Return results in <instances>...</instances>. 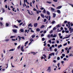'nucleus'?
<instances>
[{
    "instance_id": "nucleus-1",
    "label": "nucleus",
    "mask_w": 73,
    "mask_h": 73,
    "mask_svg": "<svg viewBox=\"0 0 73 73\" xmlns=\"http://www.w3.org/2000/svg\"><path fill=\"white\" fill-rule=\"evenodd\" d=\"M68 24V28H69V31H70V30L71 29H72V27L70 26V22H69L67 23Z\"/></svg>"
},
{
    "instance_id": "nucleus-2",
    "label": "nucleus",
    "mask_w": 73,
    "mask_h": 73,
    "mask_svg": "<svg viewBox=\"0 0 73 73\" xmlns=\"http://www.w3.org/2000/svg\"><path fill=\"white\" fill-rule=\"evenodd\" d=\"M51 69L50 67H48V69L47 70V72H50Z\"/></svg>"
},
{
    "instance_id": "nucleus-3",
    "label": "nucleus",
    "mask_w": 73,
    "mask_h": 73,
    "mask_svg": "<svg viewBox=\"0 0 73 73\" xmlns=\"http://www.w3.org/2000/svg\"><path fill=\"white\" fill-rule=\"evenodd\" d=\"M17 29H13V31L14 33H17Z\"/></svg>"
},
{
    "instance_id": "nucleus-4",
    "label": "nucleus",
    "mask_w": 73,
    "mask_h": 73,
    "mask_svg": "<svg viewBox=\"0 0 73 73\" xmlns=\"http://www.w3.org/2000/svg\"><path fill=\"white\" fill-rule=\"evenodd\" d=\"M49 56H54V52H52L50 54H49Z\"/></svg>"
},
{
    "instance_id": "nucleus-5",
    "label": "nucleus",
    "mask_w": 73,
    "mask_h": 73,
    "mask_svg": "<svg viewBox=\"0 0 73 73\" xmlns=\"http://www.w3.org/2000/svg\"><path fill=\"white\" fill-rule=\"evenodd\" d=\"M56 28H59V27H61L60 25V24H58V25H57L56 26Z\"/></svg>"
},
{
    "instance_id": "nucleus-6",
    "label": "nucleus",
    "mask_w": 73,
    "mask_h": 73,
    "mask_svg": "<svg viewBox=\"0 0 73 73\" xmlns=\"http://www.w3.org/2000/svg\"><path fill=\"white\" fill-rule=\"evenodd\" d=\"M51 9L52 12H54V11H55L54 9L52 7H51Z\"/></svg>"
},
{
    "instance_id": "nucleus-7",
    "label": "nucleus",
    "mask_w": 73,
    "mask_h": 73,
    "mask_svg": "<svg viewBox=\"0 0 73 73\" xmlns=\"http://www.w3.org/2000/svg\"><path fill=\"white\" fill-rule=\"evenodd\" d=\"M62 7V6H60L57 7L56 9H60V8H61Z\"/></svg>"
},
{
    "instance_id": "nucleus-8",
    "label": "nucleus",
    "mask_w": 73,
    "mask_h": 73,
    "mask_svg": "<svg viewBox=\"0 0 73 73\" xmlns=\"http://www.w3.org/2000/svg\"><path fill=\"white\" fill-rule=\"evenodd\" d=\"M21 50L22 52H24V48H23V46H22L21 47Z\"/></svg>"
},
{
    "instance_id": "nucleus-9",
    "label": "nucleus",
    "mask_w": 73,
    "mask_h": 73,
    "mask_svg": "<svg viewBox=\"0 0 73 73\" xmlns=\"http://www.w3.org/2000/svg\"><path fill=\"white\" fill-rule=\"evenodd\" d=\"M53 17L54 18L56 17V15L55 13H53Z\"/></svg>"
},
{
    "instance_id": "nucleus-10",
    "label": "nucleus",
    "mask_w": 73,
    "mask_h": 73,
    "mask_svg": "<svg viewBox=\"0 0 73 73\" xmlns=\"http://www.w3.org/2000/svg\"><path fill=\"white\" fill-rule=\"evenodd\" d=\"M34 26L35 27H36L37 26V23H35L34 24Z\"/></svg>"
},
{
    "instance_id": "nucleus-11",
    "label": "nucleus",
    "mask_w": 73,
    "mask_h": 73,
    "mask_svg": "<svg viewBox=\"0 0 73 73\" xmlns=\"http://www.w3.org/2000/svg\"><path fill=\"white\" fill-rule=\"evenodd\" d=\"M40 15L42 17V18H44V15L42 14H40Z\"/></svg>"
},
{
    "instance_id": "nucleus-12",
    "label": "nucleus",
    "mask_w": 73,
    "mask_h": 73,
    "mask_svg": "<svg viewBox=\"0 0 73 73\" xmlns=\"http://www.w3.org/2000/svg\"><path fill=\"white\" fill-rule=\"evenodd\" d=\"M57 12L59 14L61 13V11H60V10H57Z\"/></svg>"
},
{
    "instance_id": "nucleus-13",
    "label": "nucleus",
    "mask_w": 73,
    "mask_h": 73,
    "mask_svg": "<svg viewBox=\"0 0 73 73\" xmlns=\"http://www.w3.org/2000/svg\"><path fill=\"white\" fill-rule=\"evenodd\" d=\"M33 26L31 23L29 24L28 25V27H32Z\"/></svg>"
},
{
    "instance_id": "nucleus-14",
    "label": "nucleus",
    "mask_w": 73,
    "mask_h": 73,
    "mask_svg": "<svg viewBox=\"0 0 73 73\" xmlns=\"http://www.w3.org/2000/svg\"><path fill=\"white\" fill-rule=\"evenodd\" d=\"M56 21H53L51 23V24H56Z\"/></svg>"
},
{
    "instance_id": "nucleus-15",
    "label": "nucleus",
    "mask_w": 73,
    "mask_h": 73,
    "mask_svg": "<svg viewBox=\"0 0 73 73\" xmlns=\"http://www.w3.org/2000/svg\"><path fill=\"white\" fill-rule=\"evenodd\" d=\"M44 27H45V26L44 25H42L41 26L40 28L42 29V28H44Z\"/></svg>"
},
{
    "instance_id": "nucleus-16",
    "label": "nucleus",
    "mask_w": 73,
    "mask_h": 73,
    "mask_svg": "<svg viewBox=\"0 0 73 73\" xmlns=\"http://www.w3.org/2000/svg\"><path fill=\"white\" fill-rule=\"evenodd\" d=\"M31 37H32V38H35V35H33Z\"/></svg>"
},
{
    "instance_id": "nucleus-17",
    "label": "nucleus",
    "mask_w": 73,
    "mask_h": 73,
    "mask_svg": "<svg viewBox=\"0 0 73 73\" xmlns=\"http://www.w3.org/2000/svg\"><path fill=\"white\" fill-rule=\"evenodd\" d=\"M30 41L31 42H32L33 41H34V40H33V38H31L30 39Z\"/></svg>"
},
{
    "instance_id": "nucleus-18",
    "label": "nucleus",
    "mask_w": 73,
    "mask_h": 73,
    "mask_svg": "<svg viewBox=\"0 0 73 73\" xmlns=\"http://www.w3.org/2000/svg\"><path fill=\"white\" fill-rule=\"evenodd\" d=\"M60 47H62V45L60 44V45L58 46V48H60Z\"/></svg>"
},
{
    "instance_id": "nucleus-19",
    "label": "nucleus",
    "mask_w": 73,
    "mask_h": 73,
    "mask_svg": "<svg viewBox=\"0 0 73 73\" xmlns=\"http://www.w3.org/2000/svg\"><path fill=\"white\" fill-rule=\"evenodd\" d=\"M36 31L37 32H39V31H40V29L38 28L36 29Z\"/></svg>"
},
{
    "instance_id": "nucleus-20",
    "label": "nucleus",
    "mask_w": 73,
    "mask_h": 73,
    "mask_svg": "<svg viewBox=\"0 0 73 73\" xmlns=\"http://www.w3.org/2000/svg\"><path fill=\"white\" fill-rule=\"evenodd\" d=\"M70 33H72V32H73V29H71L70 30Z\"/></svg>"
},
{
    "instance_id": "nucleus-21",
    "label": "nucleus",
    "mask_w": 73,
    "mask_h": 73,
    "mask_svg": "<svg viewBox=\"0 0 73 73\" xmlns=\"http://www.w3.org/2000/svg\"><path fill=\"white\" fill-rule=\"evenodd\" d=\"M14 51V49H11L9 50V52H11V51Z\"/></svg>"
},
{
    "instance_id": "nucleus-22",
    "label": "nucleus",
    "mask_w": 73,
    "mask_h": 73,
    "mask_svg": "<svg viewBox=\"0 0 73 73\" xmlns=\"http://www.w3.org/2000/svg\"><path fill=\"white\" fill-rule=\"evenodd\" d=\"M20 31L21 32H24V30H23L22 29H21L20 30Z\"/></svg>"
},
{
    "instance_id": "nucleus-23",
    "label": "nucleus",
    "mask_w": 73,
    "mask_h": 73,
    "mask_svg": "<svg viewBox=\"0 0 73 73\" xmlns=\"http://www.w3.org/2000/svg\"><path fill=\"white\" fill-rule=\"evenodd\" d=\"M16 37V36H11L10 37L11 38H13L14 37Z\"/></svg>"
},
{
    "instance_id": "nucleus-24",
    "label": "nucleus",
    "mask_w": 73,
    "mask_h": 73,
    "mask_svg": "<svg viewBox=\"0 0 73 73\" xmlns=\"http://www.w3.org/2000/svg\"><path fill=\"white\" fill-rule=\"evenodd\" d=\"M9 41V39H7L5 40V41Z\"/></svg>"
},
{
    "instance_id": "nucleus-25",
    "label": "nucleus",
    "mask_w": 73,
    "mask_h": 73,
    "mask_svg": "<svg viewBox=\"0 0 73 73\" xmlns=\"http://www.w3.org/2000/svg\"><path fill=\"white\" fill-rule=\"evenodd\" d=\"M47 13L48 15H50V13L48 11H47Z\"/></svg>"
},
{
    "instance_id": "nucleus-26",
    "label": "nucleus",
    "mask_w": 73,
    "mask_h": 73,
    "mask_svg": "<svg viewBox=\"0 0 73 73\" xmlns=\"http://www.w3.org/2000/svg\"><path fill=\"white\" fill-rule=\"evenodd\" d=\"M17 21L18 22V23H20L21 22V20H17Z\"/></svg>"
},
{
    "instance_id": "nucleus-27",
    "label": "nucleus",
    "mask_w": 73,
    "mask_h": 73,
    "mask_svg": "<svg viewBox=\"0 0 73 73\" xmlns=\"http://www.w3.org/2000/svg\"><path fill=\"white\" fill-rule=\"evenodd\" d=\"M29 32V30H25V32H27V33H28Z\"/></svg>"
},
{
    "instance_id": "nucleus-28",
    "label": "nucleus",
    "mask_w": 73,
    "mask_h": 73,
    "mask_svg": "<svg viewBox=\"0 0 73 73\" xmlns=\"http://www.w3.org/2000/svg\"><path fill=\"white\" fill-rule=\"evenodd\" d=\"M43 12L44 13H46V10H45V9H44L43 10Z\"/></svg>"
},
{
    "instance_id": "nucleus-29",
    "label": "nucleus",
    "mask_w": 73,
    "mask_h": 73,
    "mask_svg": "<svg viewBox=\"0 0 73 73\" xmlns=\"http://www.w3.org/2000/svg\"><path fill=\"white\" fill-rule=\"evenodd\" d=\"M60 63H58L57 64V66H58V68H59L60 67Z\"/></svg>"
},
{
    "instance_id": "nucleus-30",
    "label": "nucleus",
    "mask_w": 73,
    "mask_h": 73,
    "mask_svg": "<svg viewBox=\"0 0 73 73\" xmlns=\"http://www.w3.org/2000/svg\"><path fill=\"white\" fill-rule=\"evenodd\" d=\"M56 34H54L53 35V38H54V37H56Z\"/></svg>"
},
{
    "instance_id": "nucleus-31",
    "label": "nucleus",
    "mask_w": 73,
    "mask_h": 73,
    "mask_svg": "<svg viewBox=\"0 0 73 73\" xmlns=\"http://www.w3.org/2000/svg\"><path fill=\"white\" fill-rule=\"evenodd\" d=\"M11 41H16V39L13 38H12L11 39Z\"/></svg>"
},
{
    "instance_id": "nucleus-32",
    "label": "nucleus",
    "mask_w": 73,
    "mask_h": 73,
    "mask_svg": "<svg viewBox=\"0 0 73 73\" xmlns=\"http://www.w3.org/2000/svg\"><path fill=\"white\" fill-rule=\"evenodd\" d=\"M65 32L67 33H68L69 32V31H65Z\"/></svg>"
},
{
    "instance_id": "nucleus-33",
    "label": "nucleus",
    "mask_w": 73,
    "mask_h": 73,
    "mask_svg": "<svg viewBox=\"0 0 73 73\" xmlns=\"http://www.w3.org/2000/svg\"><path fill=\"white\" fill-rule=\"evenodd\" d=\"M20 47H21V45H19L17 47L18 49H20Z\"/></svg>"
},
{
    "instance_id": "nucleus-34",
    "label": "nucleus",
    "mask_w": 73,
    "mask_h": 73,
    "mask_svg": "<svg viewBox=\"0 0 73 73\" xmlns=\"http://www.w3.org/2000/svg\"><path fill=\"white\" fill-rule=\"evenodd\" d=\"M14 27H15V28H18V27L16 26V25H14Z\"/></svg>"
},
{
    "instance_id": "nucleus-35",
    "label": "nucleus",
    "mask_w": 73,
    "mask_h": 73,
    "mask_svg": "<svg viewBox=\"0 0 73 73\" xmlns=\"http://www.w3.org/2000/svg\"><path fill=\"white\" fill-rule=\"evenodd\" d=\"M28 43V41H27L26 42L25 44V45H27V44Z\"/></svg>"
},
{
    "instance_id": "nucleus-36",
    "label": "nucleus",
    "mask_w": 73,
    "mask_h": 73,
    "mask_svg": "<svg viewBox=\"0 0 73 73\" xmlns=\"http://www.w3.org/2000/svg\"><path fill=\"white\" fill-rule=\"evenodd\" d=\"M18 37L19 38V41H20V40L21 39V38L20 37V36H18Z\"/></svg>"
},
{
    "instance_id": "nucleus-37",
    "label": "nucleus",
    "mask_w": 73,
    "mask_h": 73,
    "mask_svg": "<svg viewBox=\"0 0 73 73\" xmlns=\"http://www.w3.org/2000/svg\"><path fill=\"white\" fill-rule=\"evenodd\" d=\"M27 0H24V3H25V2H26V3L27 2Z\"/></svg>"
},
{
    "instance_id": "nucleus-38",
    "label": "nucleus",
    "mask_w": 73,
    "mask_h": 73,
    "mask_svg": "<svg viewBox=\"0 0 73 73\" xmlns=\"http://www.w3.org/2000/svg\"><path fill=\"white\" fill-rule=\"evenodd\" d=\"M31 53H33L34 55L36 54V53L35 52H31Z\"/></svg>"
},
{
    "instance_id": "nucleus-39",
    "label": "nucleus",
    "mask_w": 73,
    "mask_h": 73,
    "mask_svg": "<svg viewBox=\"0 0 73 73\" xmlns=\"http://www.w3.org/2000/svg\"><path fill=\"white\" fill-rule=\"evenodd\" d=\"M48 42H49V43H50V44H51V43H52V41H51V40H49Z\"/></svg>"
},
{
    "instance_id": "nucleus-40",
    "label": "nucleus",
    "mask_w": 73,
    "mask_h": 73,
    "mask_svg": "<svg viewBox=\"0 0 73 73\" xmlns=\"http://www.w3.org/2000/svg\"><path fill=\"white\" fill-rule=\"evenodd\" d=\"M6 26H7V27H8V26H9V24H8V23H7L6 24Z\"/></svg>"
},
{
    "instance_id": "nucleus-41",
    "label": "nucleus",
    "mask_w": 73,
    "mask_h": 73,
    "mask_svg": "<svg viewBox=\"0 0 73 73\" xmlns=\"http://www.w3.org/2000/svg\"><path fill=\"white\" fill-rule=\"evenodd\" d=\"M46 3H48V4H51V3H52V2L49 1H47L46 2Z\"/></svg>"
},
{
    "instance_id": "nucleus-42",
    "label": "nucleus",
    "mask_w": 73,
    "mask_h": 73,
    "mask_svg": "<svg viewBox=\"0 0 73 73\" xmlns=\"http://www.w3.org/2000/svg\"><path fill=\"white\" fill-rule=\"evenodd\" d=\"M60 57H58L57 58V60H60Z\"/></svg>"
},
{
    "instance_id": "nucleus-43",
    "label": "nucleus",
    "mask_w": 73,
    "mask_h": 73,
    "mask_svg": "<svg viewBox=\"0 0 73 73\" xmlns=\"http://www.w3.org/2000/svg\"><path fill=\"white\" fill-rule=\"evenodd\" d=\"M2 12L3 13H4L5 12V10H4V9H2Z\"/></svg>"
},
{
    "instance_id": "nucleus-44",
    "label": "nucleus",
    "mask_w": 73,
    "mask_h": 73,
    "mask_svg": "<svg viewBox=\"0 0 73 73\" xmlns=\"http://www.w3.org/2000/svg\"><path fill=\"white\" fill-rule=\"evenodd\" d=\"M43 56H44V58H46V55H45V54H44L43 55Z\"/></svg>"
},
{
    "instance_id": "nucleus-45",
    "label": "nucleus",
    "mask_w": 73,
    "mask_h": 73,
    "mask_svg": "<svg viewBox=\"0 0 73 73\" xmlns=\"http://www.w3.org/2000/svg\"><path fill=\"white\" fill-rule=\"evenodd\" d=\"M41 8H40V9H41V10H43L44 8V7H41Z\"/></svg>"
},
{
    "instance_id": "nucleus-46",
    "label": "nucleus",
    "mask_w": 73,
    "mask_h": 73,
    "mask_svg": "<svg viewBox=\"0 0 73 73\" xmlns=\"http://www.w3.org/2000/svg\"><path fill=\"white\" fill-rule=\"evenodd\" d=\"M67 45V42L66 43H65L64 44V46H66Z\"/></svg>"
},
{
    "instance_id": "nucleus-47",
    "label": "nucleus",
    "mask_w": 73,
    "mask_h": 73,
    "mask_svg": "<svg viewBox=\"0 0 73 73\" xmlns=\"http://www.w3.org/2000/svg\"><path fill=\"white\" fill-rule=\"evenodd\" d=\"M72 49V47H70L68 48V50H70V49Z\"/></svg>"
},
{
    "instance_id": "nucleus-48",
    "label": "nucleus",
    "mask_w": 73,
    "mask_h": 73,
    "mask_svg": "<svg viewBox=\"0 0 73 73\" xmlns=\"http://www.w3.org/2000/svg\"><path fill=\"white\" fill-rule=\"evenodd\" d=\"M32 3H33V4H34V3H35V0H33Z\"/></svg>"
},
{
    "instance_id": "nucleus-49",
    "label": "nucleus",
    "mask_w": 73,
    "mask_h": 73,
    "mask_svg": "<svg viewBox=\"0 0 73 73\" xmlns=\"http://www.w3.org/2000/svg\"><path fill=\"white\" fill-rule=\"evenodd\" d=\"M57 48H55L54 50V51H55V52H57Z\"/></svg>"
},
{
    "instance_id": "nucleus-50",
    "label": "nucleus",
    "mask_w": 73,
    "mask_h": 73,
    "mask_svg": "<svg viewBox=\"0 0 73 73\" xmlns=\"http://www.w3.org/2000/svg\"><path fill=\"white\" fill-rule=\"evenodd\" d=\"M66 60H67V59H66V58H64L63 59V60L64 61H66Z\"/></svg>"
},
{
    "instance_id": "nucleus-51",
    "label": "nucleus",
    "mask_w": 73,
    "mask_h": 73,
    "mask_svg": "<svg viewBox=\"0 0 73 73\" xmlns=\"http://www.w3.org/2000/svg\"><path fill=\"white\" fill-rule=\"evenodd\" d=\"M62 56H63L64 57L65 56V55L64 54H62Z\"/></svg>"
},
{
    "instance_id": "nucleus-52",
    "label": "nucleus",
    "mask_w": 73,
    "mask_h": 73,
    "mask_svg": "<svg viewBox=\"0 0 73 73\" xmlns=\"http://www.w3.org/2000/svg\"><path fill=\"white\" fill-rule=\"evenodd\" d=\"M50 57H51L49 55L48 57V59H50Z\"/></svg>"
},
{
    "instance_id": "nucleus-53",
    "label": "nucleus",
    "mask_w": 73,
    "mask_h": 73,
    "mask_svg": "<svg viewBox=\"0 0 73 73\" xmlns=\"http://www.w3.org/2000/svg\"><path fill=\"white\" fill-rule=\"evenodd\" d=\"M40 17H38V19H37V20L38 21V20H39V19H40Z\"/></svg>"
},
{
    "instance_id": "nucleus-54",
    "label": "nucleus",
    "mask_w": 73,
    "mask_h": 73,
    "mask_svg": "<svg viewBox=\"0 0 73 73\" xmlns=\"http://www.w3.org/2000/svg\"><path fill=\"white\" fill-rule=\"evenodd\" d=\"M43 58H44V59H45V58H44V57H43V56H42L41 57V59H43Z\"/></svg>"
},
{
    "instance_id": "nucleus-55",
    "label": "nucleus",
    "mask_w": 73,
    "mask_h": 73,
    "mask_svg": "<svg viewBox=\"0 0 73 73\" xmlns=\"http://www.w3.org/2000/svg\"><path fill=\"white\" fill-rule=\"evenodd\" d=\"M23 24V22H22L21 23H20L19 24V25H22V24Z\"/></svg>"
},
{
    "instance_id": "nucleus-56",
    "label": "nucleus",
    "mask_w": 73,
    "mask_h": 73,
    "mask_svg": "<svg viewBox=\"0 0 73 73\" xmlns=\"http://www.w3.org/2000/svg\"><path fill=\"white\" fill-rule=\"evenodd\" d=\"M33 11H37V10L35 8H34L33 9Z\"/></svg>"
},
{
    "instance_id": "nucleus-57",
    "label": "nucleus",
    "mask_w": 73,
    "mask_h": 73,
    "mask_svg": "<svg viewBox=\"0 0 73 73\" xmlns=\"http://www.w3.org/2000/svg\"><path fill=\"white\" fill-rule=\"evenodd\" d=\"M68 47H66L65 48V49L66 50H68Z\"/></svg>"
},
{
    "instance_id": "nucleus-58",
    "label": "nucleus",
    "mask_w": 73,
    "mask_h": 73,
    "mask_svg": "<svg viewBox=\"0 0 73 73\" xmlns=\"http://www.w3.org/2000/svg\"><path fill=\"white\" fill-rule=\"evenodd\" d=\"M53 1L54 2H57V0H53Z\"/></svg>"
},
{
    "instance_id": "nucleus-59",
    "label": "nucleus",
    "mask_w": 73,
    "mask_h": 73,
    "mask_svg": "<svg viewBox=\"0 0 73 73\" xmlns=\"http://www.w3.org/2000/svg\"><path fill=\"white\" fill-rule=\"evenodd\" d=\"M56 42V43L57 44H59V41L58 40H57Z\"/></svg>"
},
{
    "instance_id": "nucleus-60",
    "label": "nucleus",
    "mask_w": 73,
    "mask_h": 73,
    "mask_svg": "<svg viewBox=\"0 0 73 73\" xmlns=\"http://www.w3.org/2000/svg\"><path fill=\"white\" fill-rule=\"evenodd\" d=\"M0 25H1V26H2V25H3V23L0 22Z\"/></svg>"
},
{
    "instance_id": "nucleus-61",
    "label": "nucleus",
    "mask_w": 73,
    "mask_h": 73,
    "mask_svg": "<svg viewBox=\"0 0 73 73\" xmlns=\"http://www.w3.org/2000/svg\"><path fill=\"white\" fill-rule=\"evenodd\" d=\"M42 41H44L45 40V38H42Z\"/></svg>"
},
{
    "instance_id": "nucleus-62",
    "label": "nucleus",
    "mask_w": 73,
    "mask_h": 73,
    "mask_svg": "<svg viewBox=\"0 0 73 73\" xmlns=\"http://www.w3.org/2000/svg\"><path fill=\"white\" fill-rule=\"evenodd\" d=\"M46 19H44V22H46Z\"/></svg>"
},
{
    "instance_id": "nucleus-63",
    "label": "nucleus",
    "mask_w": 73,
    "mask_h": 73,
    "mask_svg": "<svg viewBox=\"0 0 73 73\" xmlns=\"http://www.w3.org/2000/svg\"><path fill=\"white\" fill-rule=\"evenodd\" d=\"M48 37H50V35H48L47 36Z\"/></svg>"
},
{
    "instance_id": "nucleus-64",
    "label": "nucleus",
    "mask_w": 73,
    "mask_h": 73,
    "mask_svg": "<svg viewBox=\"0 0 73 73\" xmlns=\"http://www.w3.org/2000/svg\"><path fill=\"white\" fill-rule=\"evenodd\" d=\"M67 53H69V50H67Z\"/></svg>"
}]
</instances>
